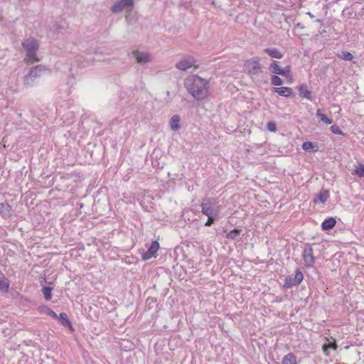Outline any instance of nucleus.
<instances>
[{"label": "nucleus", "mask_w": 364, "mask_h": 364, "mask_svg": "<svg viewBox=\"0 0 364 364\" xmlns=\"http://www.w3.org/2000/svg\"><path fill=\"white\" fill-rule=\"evenodd\" d=\"M329 196L330 195L328 190L323 189L316 195V197L314 199V203H317V201L319 200L322 203H325L328 199Z\"/></svg>", "instance_id": "17"}, {"label": "nucleus", "mask_w": 364, "mask_h": 364, "mask_svg": "<svg viewBox=\"0 0 364 364\" xmlns=\"http://www.w3.org/2000/svg\"><path fill=\"white\" fill-rule=\"evenodd\" d=\"M132 53L136 62L139 64H145L151 61V56L149 53L134 50Z\"/></svg>", "instance_id": "10"}, {"label": "nucleus", "mask_w": 364, "mask_h": 364, "mask_svg": "<svg viewBox=\"0 0 364 364\" xmlns=\"http://www.w3.org/2000/svg\"><path fill=\"white\" fill-rule=\"evenodd\" d=\"M282 364H297L296 355L293 353H289L284 356Z\"/></svg>", "instance_id": "21"}, {"label": "nucleus", "mask_w": 364, "mask_h": 364, "mask_svg": "<svg viewBox=\"0 0 364 364\" xmlns=\"http://www.w3.org/2000/svg\"><path fill=\"white\" fill-rule=\"evenodd\" d=\"M241 232L242 229L240 227H237L228 232L225 235V237L229 240L240 241L241 240Z\"/></svg>", "instance_id": "15"}, {"label": "nucleus", "mask_w": 364, "mask_h": 364, "mask_svg": "<svg viewBox=\"0 0 364 364\" xmlns=\"http://www.w3.org/2000/svg\"><path fill=\"white\" fill-rule=\"evenodd\" d=\"M337 57L339 59L346 60V61H353L354 59V56L350 52L348 51H341L337 53Z\"/></svg>", "instance_id": "23"}, {"label": "nucleus", "mask_w": 364, "mask_h": 364, "mask_svg": "<svg viewBox=\"0 0 364 364\" xmlns=\"http://www.w3.org/2000/svg\"><path fill=\"white\" fill-rule=\"evenodd\" d=\"M21 46L26 51V57L28 60L32 63L39 61V59L36 57V52L38 50L39 45L35 38H30L25 40L22 42Z\"/></svg>", "instance_id": "4"}, {"label": "nucleus", "mask_w": 364, "mask_h": 364, "mask_svg": "<svg viewBox=\"0 0 364 364\" xmlns=\"http://www.w3.org/2000/svg\"><path fill=\"white\" fill-rule=\"evenodd\" d=\"M218 219V216H215L213 219H209L208 218V220L205 223V226L209 227L211 226L213 222Z\"/></svg>", "instance_id": "38"}, {"label": "nucleus", "mask_w": 364, "mask_h": 364, "mask_svg": "<svg viewBox=\"0 0 364 364\" xmlns=\"http://www.w3.org/2000/svg\"><path fill=\"white\" fill-rule=\"evenodd\" d=\"M185 87L193 97L201 101L208 97V81L198 75H191L185 80Z\"/></svg>", "instance_id": "1"}, {"label": "nucleus", "mask_w": 364, "mask_h": 364, "mask_svg": "<svg viewBox=\"0 0 364 364\" xmlns=\"http://www.w3.org/2000/svg\"><path fill=\"white\" fill-rule=\"evenodd\" d=\"M134 6V0H119L114 4L111 7L110 11L113 14H118L122 12L127 8H131Z\"/></svg>", "instance_id": "8"}, {"label": "nucleus", "mask_w": 364, "mask_h": 364, "mask_svg": "<svg viewBox=\"0 0 364 364\" xmlns=\"http://www.w3.org/2000/svg\"><path fill=\"white\" fill-rule=\"evenodd\" d=\"M316 115L321 122L326 124H331L333 122V120L328 118L326 114H323L320 109H317Z\"/></svg>", "instance_id": "24"}, {"label": "nucleus", "mask_w": 364, "mask_h": 364, "mask_svg": "<svg viewBox=\"0 0 364 364\" xmlns=\"http://www.w3.org/2000/svg\"><path fill=\"white\" fill-rule=\"evenodd\" d=\"M316 22H318V23H320V22H321V19H317V20L316 21Z\"/></svg>", "instance_id": "43"}, {"label": "nucleus", "mask_w": 364, "mask_h": 364, "mask_svg": "<svg viewBox=\"0 0 364 364\" xmlns=\"http://www.w3.org/2000/svg\"><path fill=\"white\" fill-rule=\"evenodd\" d=\"M56 319H58L60 324L64 327H68L70 331H73V327L70 322V321L68 318V316L66 313L62 312L60 314L59 316H58V318Z\"/></svg>", "instance_id": "13"}, {"label": "nucleus", "mask_w": 364, "mask_h": 364, "mask_svg": "<svg viewBox=\"0 0 364 364\" xmlns=\"http://www.w3.org/2000/svg\"><path fill=\"white\" fill-rule=\"evenodd\" d=\"M263 51L272 58L281 59L284 56V53L275 47L266 48Z\"/></svg>", "instance_id": "11"}, {"label": "nucleus", "mask_w": 364, "mask_h": 364, "mask_svg": "<svg viewBox=\"0 0 364 364\" xmlns=\"http://www.w3.org/2000/svg\"><path fill=\"white\" fill-rule=\"evenodd\" d=\"M302 148L305 150H310L314 148V144L311 141H305L302 144Z\"/></svg>", "instance_id": "35"}, {"label": "nucleus", "mask_w": 364, "mask_h": 364, "mask_svg": "<svg viewBox=\"0 0 364 364\" xmlns=\"http://www.w3.org/2000/svg\"><path fill=\"white\" fill-rule=\"evenodd\" d=\"M296 26H297V27H299V28H301V29H302V28H304V26H301V24L300 23H298L296 24Z\"/></svg>", "instance_id": "42"}, {"label": "nucleus", "mask_w": 364, "mask_h": 364, "mask_svg": "<svg viewBox=\"0 0 364 364\" xmlns=\"http://www.w3.org/2000/svg\"><path fill=\"white\" fill-rule=\"evenodd\" d=\"M302 257L305 263V265L308 267H311L315 262V259L313 255L312 245L309 243H306L304 249L302 253Z\"/></svg>", "instance_id": "7"}, {"label": "nucleus", "mask_w": 364, "mask_h": 364, "mask_svg": "<svg viewBox=\"0 0 364 364\" xmlns=\"http://www.w3.org/2000/svg\"><path fill=\"white\" fill-rule=\"evenodd\" d=\"M331 130L333 134H338V135H344L343 132L341 129V128L336 125L333 124L331 127Z\"/></svg>", "instance_id": "31"}, {"label": "nucleus", "mask_w": 364, "mask_h": 364, "mask_svg": "<svg viewBox=\"0 0 364 364\" xmlns=\"http://www.w3.org/2000/svg\"><path fill=\"white\" fill-rule=\"evenodd\" d=\"M274 92L286 97L294 96L292 88L289 87H274Z\"/></svg>", "instance_id": "14"}, {"label": "nucleus", "mask_w": 364, "mask_h": 364, "mask_svg": "<svg viewBox=\"0 0 364 364\" xmlns=\"http://www.w3.org/2000/svg\"><path fill=\"white\" fill-rule=\"evenodd\" d=\"M152 257H155V255H152L151 253H149V251H147V250L142 255V259L144 261L148 260Z\"/></svg>", "instance_id": "36"}, {"label": "nucleus", "mask_w": 364, "mask_h": 364, "mask_svg": "<svg viewBox=\"0 0 364 364\" xmlns=\"http://www.w3.org/2000/svg\"><path fill=\"white\" fill-rule=\"evenodd\" d=\"M41 364H57L56 360L53 358H48L46 360H43Z\"/></svg>", "instance_id": "39"}, {"label": "nucleus", "mask_w": 364, "mask_h": 364, "mask_svg": "<svg viewBox=\"0 0 364 364\" xmlns=\"http://www.w3.org/2000/svg\"><path fill=\"white\" fill-rule=\"evenodd\" d=\"M282 68L279 66V62L277 60H272L269 64V70L274 75H282Z\"/></svg>", "instance_id": "20"}, {"label": "nucleus", "mask_w": 364, "mask_h": 364, "mask_svg": "<svg viewBox=\"0 0 364 364\" xmlns=\"http://www.w3.org/2000/svg\"><path fill=\"white\" fill-rule=\"evenodd\" d=\"M245 67L248 74L255 82L260 83L267 82L263 75V70L258 58H252L247 60L245 63Z\"/></svg>", "instance_id": "2"}, {"label": "nucleus", "mask_w": 364, "mask_h": 364, "mask_svg": "<svg viewBox=\"0 0 364 364\" xmlns=\"http://www.w3.org/2000/svg\"><path fill=\"white\" fill-rule=\"evenodd\" d=\"M322 350H323V353L326 355V356H330V352H329V349L327 348V346H322Z\"/></svg>", "instance_id": "40"}, {"label": "nucleus", "mask_w": 364, "mask_h": 364, "mask_svg": "<svg viewBox=\"0 0 364 364\" xmlns=\"http://www.w3.org/2000/svg\"><path fill=\"white\" fill-rule=\"evenodd\" d=\"M271 83L275 86H280L283 85L284 80L277 75H273L272 76Z\"/></svg>", "instance_id": "27"}, {"label": "nucleus", "mask_w": 364, "mask_h": 364, "mask_svg": "<svg viewBox=\"0 0 364 364\" xmlns=\"http://www.w3.org/2000/svg\"><path fill=\"white\" fill-rule=\"evenodd\" d=\"M152 257H155V255H152L151 253H149V251H147V250L142 255V259L144 261L148 260Z\"/></svg>", "instance_id": "37"}, {"label": "nucleus", "mask_w": 364, "mask_h": 364, "mask_svg": "<svg viewBox=\"0 0 364 364\" xmlns=\"http://www.w3.org/2000/svg\"><path fill=\"white\" fill-rule=\"evenodd\" d=\"M304 279V274L299 268L295 271L294 276L293 274L288 275L284 279V287L287 289L298 286L301 284Z\"/></svg>", "instance_id": "6"}, {"label": "nucleus", "mask_w": 364, "mask_h": 364, "mask_svg": "<svg viewBox=\"0 0 364 364\" xmlns=\"http://www.w3.org/2000/svg\"><path fill=\"white\" fill-rule=\"evenodd\" d=\"M267 129L271 132H276L277 131L276 123L273 121L269 122L267 124Z\"/></svg>", "instance_id": "33"}, {"label": "nucleus", "mask_w": 364, "mask_h": 364, "mask_svg": "<svg viewBox=\"0 0 364 364\" xmlns=\"http://www.w3.org/2000/svg\"><path fill=\"white\" fill-rule=\"evenodd\" d=\"M299 92V96L301 98H306L312 101L314 100V97L312 96V92L308 90V87L306 84H301L296 87Z\"/></svg>", "instance_id": "12"}, {"label": "nucleus", "mask_w": 364, "mask_h": 364, "mask_svg": "<svg viewBox=\"0 0 364 364\" xmlns=\"http://www.w3.org/2000/svg\"><path fill=\"white\" fill-rule=\"evenodd\" d=\"M180 122L181 117L179 115L174 114L173 116H172L169 122L171 130L178 131L181 127Z\"/></svg>", "instance_id": "19"}, {"label": "nucleus", "mask_w": 364, "mask_h": 364, "mask_svg": "<svg viewBox=\"0 0 364 364\" xmlns=\"http://www.w3.org/2000/svg\"><path fill=\"white\" fill-rule=\"evenodd\" d=\"M38 309L41 313H43L53 318H58V315L56 314V313L54 311H53L50 308L46 306H39Z\"/></svg>", "instance_id": "22"}, {"label": "nucleus", "mask_w": 364, "mask_h": 364, "mask_svg": "<svg viewBox=\"0 0 364 364\" xmlns=\"http://www.w3.org/2000/svg\"><path fill=\"white\" fill-rule=\"evenodd\" d=\"M307 14L311 18H314V15L313 14H311V12H308Z\"/></svg>", "instance_id": "41"}, {"label": "nucleus", "mask_w": 364, "mask_h": 364, "mask_svg": "<svg viewBox=\"0 0 364 364\" xmlns=\"http://www.w3.org/2000/svg\"><path fill=\"white\" fill-rule=\"evenodd\" d=\"M196 63L195 59L193 57L187 56L183 60H180L176 64V68L178 70L186 71L191 67L194 66Z\"/></svg>", "instance_id": "9"}, {"label": "nucleus", "mask_w": 364, "mask_h": 364, "mask_svg": "<svg viewBox=\"0 0 364 364\" xmlns=\"http://www.w3.org/2000/svg\"><path fill=\"white\" fill-rule=\"evenodd\" d=\"M156 301H157L156 298L152 297V296H149L146 300V304L150 309L156 303Z\"/></svg>", "instance_id": "30"}, {"label": "nucleus", "mask_w": 364, "mask_h": 364, "mask_svg": "<svg viewBox=\"0 0 364 364\" xmlns=\"http://www.w3.org/2000/svg\"><path fill=\"white\" fill-rule=\"evenodd\" d=\"M159 249V243L157 240H154L151 242L150 247L148 248L147 251H149V253H151L152 255H155L156 257V252Z\"/></svg>", "instance_id": "25"}, {"label": "nucleus", "mask_w": 364, "mask_h": 364, "mask_svg": "<svg viewBox=\"0 0 364 364\" xmlns=\"http://www.w3.org/2000/svg\"><path fill=\"white\" fill-rule=\"evenodd\" d=\"M355 173L360 178L364 177V164H359L358 167L355 170Z\"/></svg>", "instance_id": "29"}, {"label": "nucleus", "mask_w": 364, "mask_h": 364, "mask_svg": "<svg viewBox=\"0 0 364 364\" xmlns=\"http://www.w3.org/2000/svg\"><path fill=\"white\" fill-rule=\"evenodd\" d=\"M10 282L9 279L5 277L3 274H0V291L4 293H7L9 289Z\"/></svg>", "instance_id": "18"}, {"label": "nucleus", "mask_w": 364, "mask_h": 364, "mask_svg": "<svg viewBox=\"0 0 364 364\" xmlns=\"http://www.w3.org/2000/svg\"><path fill=\"white\" fill-rule=\"evenodd\" d=\"M323 346H326L327 348L332 349L333 350H336L338 348V345L336 343V341L335 339H333L332 341H328V343H323Z\"/></svg>", "instance_id": "28"}, {"label": "nucleus", "mask_w": 364, "mask_h": 364, "mask_svg": "<svg viewBox=\"0 0 364 364\" xmlns=\"http://www.w3.org/2000/svg\"><path fill=\"white\" fill-rule=\"evenodd\" d=\"M336 225V220L333 217H329L325 219L321 223V229L323 231H327L333 229Z\"/></svg>", "instance_id": "16"}, {"label": "nucleus", "mask_w": 364, "mask_h": 364, "mask_svg": "<svg viewBox=\"0 0 364 364\" xmlns=\"http://www.w3.org/2000/svg\"><path fill=\"white\" fill-rule=\"evenodd\" d=\"M52 290H53V288L52 287H43L42 288V293L44 296V298L46 301H50L52 298Z\"/></svg>", "instance_id": "26"}, {"label": "nucleus", "mask_w": 364, "mask_h": 364, "mask_svg": "<svg viewBox=\"0 0 364 364\" xmlns=\"http://www.w3.org/2000/svg\"><path fill=\"white\" fill-rule=\"evenodd\" d=\"M291 65H286L284 68H282V76L283 77H289L291 73Z\"/></svg>", "instance_id": "32"}, {"label": "nucleus", "mask_w": 364, "mask_h": 364, "mask_svg": "<svg viewBox=\"0 0 364 364\" xmlns=\"http://www.w3.org/2000/svg\"><path fill=\"white\" fill-rule=\"evenodd\" d=\"M200 207L203 214L206 215L209 219H213L215 216H219L220 209L215 198H203Z\"/></svg>", "instance_id": "3"}, {"label": "nucleus", "mask_w": 364, "mask_h": 364, "mask_svg": "<svg viewBox=\"0 0 364 364\" xmlns=\"http://www.w3.org/2000/svg\"><path fill=\"white\" fill-rule=\"evenodd\" d=\"M11 206L8 203H0V213L9 212Z\"/></svg>", "instance_id": "34"}, {"label": "nucleus", "mask_w": 364, "mask_h": 364, "mask_svg": "<svg viewBox=\"0 0 364 364\" xmlns=\"http://www.w3.org/2000/svg\"><path fill=\"white\" fill-rule=\"evenodd\" d=\"M48 69L46 66L38 65L32 67L28 73L24 76L23 84L26 87H33L35 85V80L40 77L43 73L46 72Z\"/></svg>", "instance_id": "5"}]
</instances>
